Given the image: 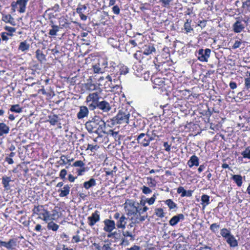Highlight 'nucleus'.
Here are the masks:
<instances>
[{"label":"nucleus","instance_id":"nucleus-1","mask_svg":"<svg viewBox=\"0 0 250 250\" xmlns=\"http://www.w3.org/2000/svg\"><path fill=\"white\" fill-rule=\"evenodd\" d=\"M86 130L89 133H95L98 137L106 134V123L99 116L95 115L85 124Z\"/></svg>","mask_w":250,"mask_h":250},{"label":"nucleus","instance_id":"nucleus-2","mask_svg":"<svg viewBox=\"0 0 250 250\" xmlns=\"http://www.w3.org/2000/svg\"><path fill=\"white\" fill-rule=\"evenodd\" d=\"M130 116L129 111L125 108H122L120 110L116 116L107 121L110 123V126L117 124H127L129 122Z\"/></svg>","mask_w":250,"mask_h":250},{"label":"nucleus","instance_id":"nucleus-3","mask_svg":"<svg viewBox=\"0 0 250 250\" xmlns=\"http://www.w3.org/2000/svg\"><path fill=\"white\" fill-rule=\"evenodd\" d=\"M137 143L144 147H146L150 144L153 138L150 136V132L147 131L146 133H140L137 137Z\"/></svg>","mask_w":250,"mask_h":250},{"label":"nucleus","instance_id":"nucleus-4","mask_svg":"<svg viewBox=\"0 0 250 250\" xmlns=\"http://www.w3.org/2000/svg\"><path fill=\"white\" fill-rule=\"evenodd\" d=\"M114 218L116 220V226L118 229H125L126 224L127 218L124 214H121L117 212L113 216Z\"/></svg>","mask_w":250,"mask_h":250},{"label":"nucleus","instance_id":"nucleus-5","mask_svg":"<svg viewBox=\"0 0 250 250\" xmlns=\"http://www.w3.org/2000/svg\"><path fill=\"white\" fill-rule=\"evenodd\" d=\"M211 53V50L209 48L206 49H200L197 52L196 55L198 59L201 62H207L209 58Z\"/></svg>","mask_w":250,"mask_h":250},{"label":"nucleus","instance_id":"nucleus-6","mask_svg":"<svg viewBox=\"0 0 250 250\" xmlns=\"http://www.w3.org/2000/svg\"><path fill=\"white\" fill-rule=\"evenodd\" d=\"M124 209L127 216L137 214L139 212V208L135 206L134 202L125 203Z\"/></svg>","mask_w":250,"mask_h":250},{"label":"nucleus","instance_id":"nucleus-7","mask_svg":"<svg viewBox=\"0 0 250 250\" xmlns=\"http://www.w3.org/2000/svg\"><path fill=\"white\" fill-rule=\"evenodd\" d=\"M17 246V239H10L8 242L0 240V246L6 248L8 250H14Z\"/></svg>","mask_w":250,"mask_h":250},{"label":"nucleus","instance_id":"nucleus-8","mask_svg":"<svg viewBox=\"0 0 250 250\" xmlns=\"http://www.w3.org/2000/svg\"><path fill=\"white\" fill-rule=\"evenodd\" d=\"M100 220V212L98 210H95L91 216L87 217V223L90 227L93 226Z\"/></svg>","mask_w":250,"mask_h":250},{"label":"nucleus","instance_id":"nucleus-9","mask_svg":"<svg viewBox=\"0 0 250 250\" xmlns=\"http://www.w3.org/2000/svg\"><path fill=\"white\" fill-rule=\"evenodd\" d=\"M236 21L232 25L233 30L235 33H240L245 28V26L242 23L243 19L240 17L236 18Z\"/></svg>","mask_w":250,"mask_h":250},{"label":"nucleus","instance_id":"nucleus-10","mask_svg":"<svg viewBox=\"0 0 250 250\" xmlns=\"http://www.w3.org/2000/svg\"><path fill=\"white\" fill-rule=\"evenodd\" d=\"M104 227L103 229L107 232H111L116 228L115 222L114 221L106 219L104 220Z\"/></svg>","mask_w":250,"mask_h":250},{"label":"nucleus","instance_id":"nucleus-11","mask_svg":"<svg viewBox=\"0 0 250 250\" xmlns=\"http://www.w3.org/2000/svg\"><path fill=\"white\" fill-rule=\"evenodd\" d=\"M53 213L51 215L48 211L46 209H44L43 210V211L42 212L41 214L40 215V216L38 218L43 220L46 223H47L49 221L54 219L53 216H55L57 212L56 211H53Z\"/></svg>","mask_w":250,"mask_h":250},{"label":"nucleus","instance_id":"nucleus-12","mask_svg":"<svg viewBox=\"0 0 250 250\" xmlns=\"http://www.w3.org/2000/svg\"><path fill=\"white\" fill-rule=\"evenodd\" d=\"M98 109L104 112H108L111 110V107L108 102L104 100L99 102Z\"/></svg>","mask_w":250,"mask_h":250},{"label":"nucleus","instance_id":"nucleus-13","mask_svg":"<svg viewBox=\"0 0 250 250\" xmlns=\"http://www.w3.org/2000/svg\"><path fill=\"white\" fill-rule=\"evenodd\" d=\"M89 110L85 106H81L80 107V110L77 114V117L78 119H82L88 116Z\"/></svg>","mask_w":250,"mask_h":250},{"label":"nucleus","instance_id":"nucleus-14","mask_svg":"<svg viewBox=\"0 0 250 250\" xmlns=\"http://www.w3.org/2000/svg\"><path fill=\"white\" fill-rule=\"evenodd\" d=\"M155 51L156 49L154 46L152 44L149 43L145 45L143 48V50L139 51V52L140 53L142 52L144 55H149Z\"/></svg>","mask_w":250,"mask_h":250},{"label":"nucleus","instance_id":"nucleus-15","mask_svg":"<svg viewBox=\"0 0 250 250\" xmlns=\"http://www.w3.org/2000/svg\"><path fill=\"white\" fill-rule=\"evenodd\" d=\"M101 97L99 96L97 92L90 93L86 98L87 102H96L99 103V100Z\"/></svg>","mask_w":250,"mask_h":250},{"label":"nucleus","instance_id":"nucleus-16","mask_svg":"<svg viewBox=\"0 0 250 250\" xmlns=\"http://www.w3.org/2000/svg\"><path fill=\"white\" fill-rule=\"evenodd\" d=\"M184 215L183 214H179L172 217L169 220V223L170 225L174 226L177 224L180 220H184Z\"/></svg>","mask_w":250,"mask_h":250},{"label":"nucleus","instance_id":"nucleus-17","mask_svg":"<svg viewBox=\"0 0 250 250\" xmlns=\"http://www.w3.org/2000/svg\"><path fill=\"white\" fill-rule=\"evenodd\" d=\"M120 76L118 73L116 74L113 73L112 75V83L110 85L111 88H115L116 87H119L121 84V81H120Z\"/></svg>","mask_w":250,"mask_h":250},{"label":"nucleus","instance_id":"nucleus-18","mask_svg":"<svg viewBox=\"0 0 250 250\" xmlns=\"http://www.w3.org/2000/svg\"><path fill=\"white\" fill-rule=\"evenodd\" d=\"M93 246L97 250H111V243L108 244H97L94 243L93 244Z\"/></svg>","mask_w":250,"mask_h":250},{"label":"nucleus","instance_id":"nucleus-19","mask_svg":"<svg viewBox=\"0 0 250 250\" xmlns=\"http://www.w3.org/2000/svg\"><path fill=\"white\" fill-rule=\"evenodd\" d=\"M226 240L227 243L230 247L235 248L237 247L238 245V241L232 234H231Z\"/></svg>","mask_w":250,"mask_h":250},{"label":"nucleus","instance_id":"nucleus-20","mask_svg":"<svg viewBox=\"0 0 250 250\" xmlns=\"http://www.w3.org/2000/svg\"><path fill=\"white\" fill-rule=\"evenodd\" d=\"M48 119L47 121L52 125H55L60 120H61L59 116L55 114L48 115Z\"/></svg>","mask_w":250,"mask_h":250},{"label":"nucleus","instance_id":"nucleus-21","mask_svg":"<svg viewBox=\"0 0 250 250\" xmlns=\"http://www.w3.org/2000/svg\"><path fill=\"white\" fill-rule=\"evenodd\" d=\"M199 158L195 155H192L188 162V164L190 167L194 166H198L199 165Z\"/></svg>","mask_w":250,"mask_h":250},{"label":"nucleus","instance_id":"nucleus-22","mask_svg":"<svg viewBox=\"0 0 250 250\" xmlns=\"http://www.w3.org/2000/svg\"><path fill=\"white\" fill-rule=\"evenodd\" d=\"M70 189V186L68 185H65L62 188L59 189L58 192H60L59 196L61 197L67 196L69 194Z\"/></svg>","mask_w":250,"mask_h":250},{"label":"nucleus","instance_id":"nucleus-23","mask_svg":"<svg viewBox=\"0 0 250 250\" xmlns=\"http://www.w3.org/2000/svg\"><path fill=\"white\" fill-rule=\"evenodd\" d=\"M9 127L4 123H0V136L7 134L9 132Z\"/></svg>","mask_w":250,"mask_h":250},{"label":"nucleus","instance_id":"nucleus-24","mask_svg":"<svg viewBox=\"0 0 250 250\" xmlns=\"http://www.w3.org/2000/svg\"><path fill=\"white\" fill-rule=\"evenodd\" d=\"M27 1L28 0H18L17 1V3L20 7L19 12L24 13L25 12Z\"/></svg>","mask_w":250,"mask_h":250},{"label":"nucleus","instance_id":"nucleus-25","mask_svg":"<svg viewBox=\"0 0 250 250\" xmlns=\"http://www.w3.org/2000/svg\"><path fill=\"white\" fill-rule=\"evenodd\" d=\"M35 53L36 58L40 62L42 63L46 61V56L42 50L38 49L36 51Z\"/></svg>","mask_w":250,"mask_h":250},{"label":"nucleus","instance_id":"nucleus-26","mask_svg":"<svg viewBox=\"0 0 250 250\" xmlns=\"http://www.w3.org/2000/svg\"><path fill=\"white\" fill-rule=\"evenodd\" d=\"M29 44L26 41H24L20 42L18 49L22 52H25L29 50Z\"/></svg>","mask_w":250,"mask_h":250},{"label":"nucleus","instance_id":"nucleus-27","mask_svg":"<svg viewBox=\"0 0 250 250\" xmlns=\"http://www.w3.org/2000/svg\"><path fill=\"white\" fill-rule=\"evenodd\" d=\"M2 20L5 22L10 23L11 25L14 26L16 25V22L14 18L10 15H3L2 18Z\"/></svg>","mask_w":250,"mask_h":250},{"label":"nucleus","instance_id":"nucleus-28","mask_svg":"<svg viewBox=\"0 0 250 250\" xmlns=\"http://www.w3.org/2000/svg\"><path fill=\"white\" fill-rule=\"evenodd\" d=\"M96 185V180L94 178H91L89 181L84 182L83 187L86 189H88L90 188L95 186Z\"/></svg>","mask_w":250,"mask_h":250},{"label":"nucleus","instance_id":"nucleus-29","mask_svg":"<svg viewBox=\"0 0 250 250\" xmlns=\"http://www.w3.org/2000/svg\"><path fill=\"white\" fill-rule=\"evenodd\" d=\"M11 180L9 177L3 176L2 178V184L5 190H9L10 189L9 182Z\"/></svg>","mask_w":250,"mask_h":250},{"label":"nucleus","instance_id":"nucleus-30","mask_svg":"<svg viewBox=\"0 0 250 250\" xmlns=\"http://www.w3.org/2000/svg\"><path fill=\"white\" fill-rule=\"evenodd\" d=\"M209 196L206 194H203L201 196V204L203 206V208H204L207 205H208L209 202Z\"/></svg>","mask_w":250,"mask_h":250},{"label":"nucleus","instance_id":"nucleus-31","mask_svg":"<svg viewBox=\"0 0 250 250\" xmlns=\"http://www.w3.org/2000/svg\"><path fill=\"white\" fill-rule=\"evenodd\" d=\"M232 179L238 187H241L242 185V177L240 175H233Z\"/></svg>","mask_w":250,"mask_h":250},{"label":"nucleus","instance_id":"nucleus-32","mask_svg":"<svg viewBox=\"0 0 250 250\" xmlns=\"http://www.w3.org/2000/svg\"><path fill=\"white\" fill-rule=\"evenodd\" d=\"M9 111L12 112L20 113L22 111V108L20 107L18 104H14L11 106Z\"/></svg>","mask_w":250,"mask_h":250},{"label":"nucleus","instance_id":"nucleus-33","mask_svg":"<svg viewBox=\"0 0 250 250\" xmlns=\"http://www.w3.org/2000/svg\"><path fill=\"white\" fill-rule=\"evenodd\" d=\"M59 227V225L55 223L53 221H50L47 222V228L49 230H52L53 231H56L58 229Z\"/></svg>","mask_w":250,"mask_h":250},{"label":"nucleus","instance_id":"nucleus-34","mask_svg":"<svg viewBox=\"0 0 250 250\" xmlns=\"http://www.w3.org/2000/svg\"><path fill=\"white\" fill-rule=\"evenodd\" d=\"M220 234L223 237L225 238V239L226 240L232 234L231 233L230 230L226 228H223L221 229L220 230Z\"/></svg>","mask_w":250,"mask_h":250},{"label":"nucleus","instance_id":"nucleus-35","mask_svg":"<svg viewBox=\"0 0 250 250\" xmlns=\"http://www.w3.org/2000/svg\"><path fill=\"white\" fill-rule=\"evenodd\" d=\"M73 161V159H67L65 155H62L60 157V165H64L68 164L71 165L70 162Z\"/></svg>","mask_w":250,"mask_h":250},{"label":"nucleus","instance_id":"nucleus-36","mask_svg":"<svg viewBox=\"0 0 250 250\" xmlns=\"http://www.w3.org/2000/svg\"><path fill=\"white\" fill-rule=\"evenodd\" d=\"M52 29L49 30L48 33L49 35L51 36H56L57 35V33L59 31L60 27L59 26L52 24L51 25Z\"/></svg>","mask_w":250,"mask_h":250},{"label":"nucleus","instance_id":"nucleus-37","mask_svg":"<svg viewBox=\"0 0 250 250\" xmlns=\"http://www.w3.org/2000/svg\"><path fill=\"white\" fill-rule=\"evenodd\" d=\"M84 87L87 90L90 91L96 90L97 87L96 84L92 83L91 82H88L85 83Z\"/></svg>","mask_w":250,"mask_h":250},{"label":"nucleus","instance_id":"nucleus-38","mask_svg":"<svg viewBox=\"0 0 250 250\" xmlns=\"http://www.w3.org/2000/svg\"><path fill=\"white\" fill-rule=\"evenodd\" d=\"M191 21L190 20H187V21L184 24V29L186 31V33H190L191 31L193 30V28L191 27Z\"/></svg>","mask_w":250,"mask_h":250},{"label":"nucleus","instance_id":"nucleus-39","mask_svg":"<svg viewBox=\"0 0 250 250\" xmlns=\"http://www.w3.org/2000/svg\"><path fill=\"white\" fill-rule=\"evenodd\" d=\"M122 235L125 237H129V240L131 241H134L135 239V235H133L132 232L128 230H123Z\"/></svg>","mask_w":250,"mask_h":250},{"label":"nucleus","instance_id":"nucleus-40","mask_svg":"<svg viewBox=\"0 0 250 250\" xmlns=\"http://www.w3.org/2000/svg\"><path fill=\"white\" fill-rule=\"evenodd\" d=\"M44 209L43 208V207L42 206H35L32 210L33 213L34 214L40 215Z\"/></svg>","mask_w":250,"mask_h":250},{"label":"nucleus","instance_id":"nucleus-41","mask_svg":"<svg viewBox=\"0 0 250 250\" xmlns=\"http://www.w3.org/2000/svg\"><path fill=\"white\" fill-rule=\"evenodd\" d=\"M165 204L170 209L177 208V205L171 199H167L165 201Z\"/></svg>","mask_w":250,"mask_h":250},{"label":"nucleus","instance_id":"nucleus-42","mask_svg":"<svg viewBox=\"0 0 250 250\" xmlns=\"http://www.w3.org/2000/svg\"><path fill=\"white\" fill-rule=\"evenodd\" d=\"M87 9V5L85 4H79L76 9V12L78 14L83 13L84 11Z\"/></svg>","mask_w":250,"mask_h":250},{"label":"nucleus","instance_id":"nucleus-43","mask_svg":"<svg viewBox=\"0 0 250 250\" xmlns=\"http://www.w3.org/2000/svg\"><path fill=\"white\" fill-rule=\"evenodd\" d=\"M241 154L244 158L250 159V146L247 147Z\"/></svg>","mask_w":250,"mask_h":250},{"label":"nucleus","instance_id":"nucleus-44","mask_svg":"<svg viewBox=\"0 0 250 250\" xmlns=\"http://www.w3.org/2000/svg\"><path fill=\"white\" fill-rule=\"evenodd\" d=\"M128 72V68L125 66H121L119 71L118 72L119 75H125Z\"/></svg>","mask_w":250,"mask_h":250},{"label":"nucleus","instance_id":"nucleus-45","mask_svg":"<svg viewBox=\"0 0 250 250\" xmlns=\"http://www.w3.org/2000/svg\"><path fill=\"white\" fill-rule=\"evenodd\" d=\"M155 214L159 217L163 218L165 216V213L162 208H157L155 210Z\"/></svg>","mask_w":250,"mask_h":250},{"label":"nucleus","instance_id":"nucleus-46","mask_svg":"<svg viewBox=\"0 0 250 250\" xmlns=\"http://www.w3.org/2000/svg\"><path fill=\"white\" fill-rule=\"evenodd\" d=\"M108 134L112 136L116 140H117V139L120 140V136L119 135L118 131H114L113 130H109Z\"/></svg>","mask_w":250,"mask_h":250},{"label":"nucleus","instance_id":"nucleus-47","mask_svg":"<svg viewBox=\"0 0 250 250\" xmlns=\"http://www.w3.org/2000/svg\"><path fill=\"white\" fill-rule=\"evenodd\" d=\"M150 136L152 137L153 140H154L155 137H159L161 135L159 134V130L153 129L150 132Z\"/></svg>","mask_w":250,"mask_h":250},{"label":"nucleus","instance_id":"nucleus-48","mask_svg":"<svg viewBox=\"0 0 250 250\" xmlns=\"http://www.w3.org/2000/svg\"><path fill=\"white\" fill-rule=\"evenodd\" d=\"M219 228V225L216 223H213L210 226L209 229L212 232H215Z\"/></svg>","mask_w":250,"mask_h":250},{"label":"nucleus","instance_id":"nucleus-49","mask_svg":"<svg viewBox=\"0 0 250 250\" xmlns=\"http://www.w3.org/2000/svg\"><path fill=\"white\" fill-rule=\"evenodd\" d=\"M85 171L86 167H84L76 169V172L77 173L78 176L83 175Z\"/></svg>","mask_w":250,"mask_h":250},{"label":"nucleus","instance_id":"nucleus-50","mask_svg":"<svg viewBox=\"0 0 250 250\" xmlns=\"http://www.w3.org/2000/svg\"><path fill=\"white\" fill-rule=\"evenodd\" d=\"M84 163L82 161L79 160L76 161L74 163H73L72 166L82 167H84Z\"/></svg>","mask_w":250,"mask_h":250},{"label":"nucleus","instance_id":"nucleus-51","mask_svg":"<svg viewBox=\"0 0 250 250\" xmlns=\"http://www.w3.org/2000/svg\"><path fill=\"white\" fill-rule=\"evenodd\" d=\"M156 199V194L155 193L153 196L149 199H146V202L149 205H151L154 204Z\"/></svg>","mask_w":250,"mask_h":250},{"label":"nucleus","instance_id":"nucleus-52","mask_svg":"<svg viewBox=\"0 0 250 250\" xmlns=\"http://www.w3.org/2000/svg\"><path fill=\"white\" fill-rule=\"evenodd\" d=\"M67 174V170L65 169H62L60 172L59 176L63 181L66 179V175Z\"/></svg>","mask_w":250,"mask_h":250},{"label":"nucleus","instance_id":"nucleus-53","mask_svg":"<svg viewBox=\"0 0 250 250\" xmlns=\"http://www.w3.org/2000/svg\"><path fill=\"white\" fill-rule=\"evenodd\" d=\"M12 36L13 34L11 33H8L6 32H2L1 34V38L3 41H7L8 40V38L7 36Z\"/></svg>","mask_w":250,"mask_h":250},{"label":"nucleus","instance_id":"nucleus-54","mask_svg":"<svg viewBox=\"0 0 250 250\" xmlns=\"http://www.w3.org/2000/svg\"><path fill=\"white\" fill-rule=\"evenodd\" d=\"M245 88L247 90H250V78H245Z\"/></svg>","mask_w":250,"mask_h":250},{"label":"nucleus","instance_id":"nucleus-55","mask_svg":"<svg viewBox=\"0 0 250 250\" xmlns=\"http://www.w3.org/2000/svg\"><path fill=\"white\" fill-rule=\"evenodd\" d=\"M142 189L143 193L145 194H149V193H150L152 192L151 189L145 186H144L143 187Z\"/></svg>","mask_w":250,"mask_h":250},{"label":"nucleus","instance_id":"nucleus-56","mask_svg":"<svg viewBox=\"0 0 250 250\" xmlns=\"http://www.w3.org/2000/svg\"><path fill=\"white\" fill-rule=\"evenodd\" d=\"M90 110H93L96 108H98V103L92 102L88 105Z\"/></svg>","mask_w":250,"mask_h":250},{"label":"nucleus","instance_id":"nucleus-57","mask_svg":"<svg viewBox=\"0 0 250 250\" xmlns=\"http://www.w3.org/2000/svg\"><path fill=\"white\" fill-rule=\"evenodd\" d=\"M147 217V215H144V216H139V218L136 217L134 219L135 222H137V223H139V222H143L146 220V218Z\"/></svg>","mask_w":250,"mask_h":250},{"label":"nucleus","instance_id":"nucleus-58","mask_svg":"<svg viewBox=\"0 0 250 250\" xmlns=\"http://www.w3.org/2000/svg\"><path fill=\"white\" fill-rule=\"evenodd\" d=\"M112 10L113 13L116 15H119L120 13V9L118 5H114Z\"/></svg>","mask_w":250,"mask_h":250},{"label":"nucleus","instance_id":"nucleus-59","mask_svg":"<svg viewBox=\"0 0 250 250\" xmlns=\"http://www.w3.org/2000/svg\"><path fill=\"white\" fill-rule=\"evenodd\" d=\"M67 21V20L64 18L61 19L60 20V25L62 26V28L65 27L66 24H68Z\"/></svg>","mask_w":250,"mask_h":250},{"label":"nucleus","instance_id":"nucleus-60","mask_svg":"<svg viewBox=\"0 0 250 250\" xmlns=\"http://www.w3.org/2000/svg\"><path fill=\"white\" fill-rule=\"evenodd\" d=\"M177 192L179 194L181 193V196L182 197H184V194L185 192H186V190L184 189V188L183 187H179L177 188Z\"/></svg>","mask_w":250,"mask_h":250},{"label":"nucleus","instance_id":"nucleus-61","mask_svg":"<svg viewBox=\"0 0 250 250\" xmlns=\"http://www.w3.org/2000/svg\"><path fill=\"white\" fill-rule=\"evenodd\" d=\"M172 0H160V1L162 2V5L164 7H167L170 5V3Z\"/></svg>","mask_w":250,"mask_h":250},{"label":"nucleus","instance_id":"nucleus-62","mask_svg":"<svg viewBox=\"0 0 250 250\" xmlns=\"http://www.w3.org/2000/svg\"><path fill=\"white\" fill-rule=\"evenodd\" d=\"M4 29L8 32V33L12 34L13 32H15L16 31V29L15 28L8 26H5L4 27Z\"/></svg>","mask_w":250,"mask_h":250},{"label":"nucleus","instance_id":"nucleus-63","mask_svg":"<svg viewBox=\"0 0 250 250\" xmlns=\"http://www.w3.org/2000/svg\"><path fill=\"white\" fill-rule=\"evenodd\" d=\"M99 146L97 145H93L91 144H88L87 146V149L90 150L91 151H93L94 150H96Z\"/></svg>","mask_w":250,"mask_h":250},{"label":"nucleus","instance_id":"nucleus-64","mask_svg":"<svg viewBox=\"0 0 250 250\" xmlns=\"http://www.w3.org/2000/svg\"><path fill=\"white\" fill-rule=\"evenodd\" d=\"M247 6L248 7V10L250 12V0H247L245 2H243V7Z\"/></svg>","mask_w":250,"mask_h":250}]
</instances>
